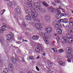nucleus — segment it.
I'll return each instance as SVG.
<instances>
[{"mask_svg": "<svg viewBox=\"0 0 73 73\" xmlns=\"http://www.w3.org/2000/svg\"><path fill=\"white\" fill-rule=\"evenodd\" d=\"M5 1H8L9 0H5Z\"/></svg>", "mask_w": 73, "mask_h": 73, "instance_id": "680f3d73", "label": "nucleus"}, {"mask_svg": "<svg viewBox=\"0 0 73 73\" xmlns=\"http://www.w3.org/2000/svg\"><path fill=\"white\" fill-rule=\"evenodd\" d=\"M6 30V27L4 25L2 26L0 30V34H3V32L5 31Z\"/></svg>", "mask_w": 73, "mask_h": 73, "instance_id": "0eeeda50", "label": "nucleus"}, {"mask_svg": "<svg viewBox=\"0 0 73 73\" xmlns=\"http://www.w3.org/2000/svg\"><path fill=\"white\" fill-rule=\"evenodd\" d=\"M17 59V58H14L13 57H12L11 58V60L12 62L13 63V64H16L17 62V61H18L19 60Z\"/></svg>", "mask_w": 73, "mask_h": 73, "instance_id": "9d476101", "label": "nucleus"}, {"mask_svg": "<svg viewBox=\"0 0 73 73\" xmlns=\"http://www.w3.org/2000/svg\"><path fill=\"white\" fill-rule=\"evenodd\" d=\"M59 9H61L62 11L63 10V9L62 8H61V6H59Z\"/></svg>", "mask_w": 73, "mask_h": 73, "instance_id": "de8ad7c7", "label": "nucleus"}, {"mask_svg": "<svg viewBox=\"0 0 73 73\" xmlns=\"http://www.w3.org/2000/svg\"><path fill=\"white\" fill-rule=\"evenodd\" d=\"M60 22H62V23H67V21H66V19H61L60 20Z\"/></svg>", "mask_w": 73, "mask_h": 73, "instance_id": "f3484780", "label": "nucleus"}, {"mask_svg": "<svg viewBox=\"0 0 73 73\" xmlns=\"http://www.w3.org/2000/svg\"><path fill=\"white\" fill-rule=\"evenodd\" d=\"M35 27L38 30L41 29L42 28V26L38 23H36L35 25Z\"/></svg>", "mask_w": 73, "mask_h": 73, "instance_id": "6e6552de", "label": "nucleus"}, {"mask_svg": "<svg viewBox=\"0 0 73 73\" xmlns=\"http://www.w3.org/2000/svg\"><path fill=\"white\" fill-rule=\"evenodd\" d=\"M5 12V10L4 9L2 10L1 11V15H3V14H4V13Z\"/></svg>", "mask_w": 73, "mask_h": 73, "instance_id": "bb28decb", "label": "nucleus"}, {"mask_svg": "<svg viewBox=\"0 0 73 73\" xmlns=\"http://www.w3.org/2000/svg\"><path fill=\"white\" fill-rule=\"evenodd\" d=\"M38 58H40V56H38L36 58V59H38Z\"/></svg>", "mask_w": 73, "mask_h": 73, "instance_id": "864d4df0", "label": "nucleus"}, {"mask_svg": "<svg viewBox=\"0 0 73 73\" xmlns=\"http://www.w3.org/2000/svg\"><path fill=\"white\" fill-rule=\"evenodd\" d=\"M24 41H25V42H27V40L26 39Z\"/></svg>", "mask_w": 73, "mask_h": 73, "instance_id": "bf43d9fd", "label": "nucleus"}, {"mask_svg": "<svg viewBox=\"0 0 73 73\" xmlns=\"http://www.w3.org/2000/svg\"><path fill=\"white\" fill-rule=\"evenodd\" d=\"M65 15H66V14L65 13H62L60 14V15L62 17V16H65Z\"/></svg>", "mask_w": 73, "mask_h": 73, "instance_id": "c756f323", "label": "nucleus"}, {"mask_svg": "<svg viewBox=\"0 0 73 73\" xmlns=\"http://www.w3.org/2000/svg\"><path fill=\"white\" fill-rule=\"evenodd\" d=\"M70 27H73V23L72 22H70Z\"/></svg>", "mask_w": 73, "mask_h": 73, "instance_id": "4c0bfd02", "label": "nucleus"}, {"mask_svg": "<svg viewBox=\"0 0 73 73\" xmlns=\"http://www.w3.org/2000/svg\"><path fill=\"white\" fill-rule=\"evenodd\" d=\"M65 65H66V63L65 62H64L62 63V66H65Z\"/></svg>", "mask_w": 73, "mask_h": 73, "instance_id": "e433bc0d", "label": "nucleus"}, {"mask_svg": "<svg viewBox=\"0 0 73 73\" xmlns=\"http://www.w3.org/2000/svg\"><path fill=\"white\" fill-rule=\"evenodd\" d=\"M55 23L56 21H54L52 22V24L53 25H54L55 24Z\"/></svg>", "mask_w": 73, "mask_h": 73, "instance_id": "ea45409f", "label": "nucleus"}, {"mask_svg": "<svg viewBox=\"0 0 73 73\" xmlns=\"http://www.w3.org/2000/svg\"><path fill=\"white\" fill-rule=\"evenodd\" d=\"M6 41L7 42H10L11 40L10 39H9V38H7L6 40Z\"/></svg>", "mask_w": 73, "mask_h": 73, "instance_id": "2f4dec72", "label": "nucleus"}, {"mask_svg": "<svg viewBox=\"0 0 73 73\" xmlns=\"http://www.w3.org/2000/svg\"><path fill=\"white\" fill-rule=\"evenodd\" d=\"M72 12H73V11H72Z\"/></svg>", "mask_w": 73, "mask_h": 73, "instance_id": "69168bd1", "label": "nucleus"}, {"mask_svg": "<svg viewBox=\"0 0 73 73\" xmlns=\"http://www.w3.org/2000/svg\"><path fill=\"white\" fill-rule=\"evenodd\" d=\"M56 32L57 33H58L59 35H60V34H62V31L61 29H57L56 30Z\"/></svg>", "mask_w": 73, "mask_h": 73, "instance_id": "2eb2a0df", "label": "nucleus"}, {"mask_svg": "<svg viewBox=\"0 0 73 73\" xmlns=\"http://www.w3.org/2000/svg\"><path fill=\"white\" fill-rule=\"evenodd\" d=\"M67 60L68 61V62H71V60L70 59H67Z\"/></svg>", "mask_w": 73, "mask_h": 73, "instance_id": "49530a36", "label": "nucleus"}, {"mask_svg": "<svg viewBox=\"0 0 73 73\" xmlns=\"http://www.w3.org/2000/svg\"><path fill=\"white\" fill-rule=\"evenodd\" d=\"M66 51L68 52L71 53V52H72V49L70 48H67L66 49Z\"/></svg>", "mask_w": 73, "mask_h": 73, "instance_id": "412c9836", "label": "nucleus"}, {"mask_svg": "<svg viewBox=\"0 0 73 73\" xmlns=\"http://www.w3.org/2000/svg\"><path fill=\"white\" fill-rule=\"evenodd\" d=\"M15 48H18V47H15Z\"/></svg>", "mask_w": 73, "mask_h": 73, "instance_id": "e2e57ef3", "label": "nucleus"}, {"mask_svg": "<svg viewBox=\"0 0 73 73\" xmlns=\"http://www.w3.org/2000/svg\"><path fill=\"white\" fill-rule=\"evenodd\" d=\"M43 56H45V53H44L42 54Z\"/></svg>", "mask_w": 73, "mask_h": 73, "instance_id": "5fc2aeb1", "label": "nucleus"}, {"mask_svg": "<svg viewBox=\"0 0 73 73\" xmlns=\"http://www.w3.org/2000/svg\"><path fill=\"white\" fill-rule=\"evenodd\" d=\"M63 25V26L64 27V28H66V27H67V26H66V24H62Z\"/></svg>", "mask_w": 73, "mask_h": 73, "instance_id": "a19ab883", "label": "nucleus"}, {"mask_svg": "<svg viewBox=\"0 0 73 73\" xmlns=\"http://www.w3.org/2000/svg\"><path fill=\"white\" fill-rule=\"evenodd\" d=\"M26 17H27V20H28V21H31L32 20V18L30 16H27Z\"/></svg>", "mask_w": 73, "mask_h": 73, "instance_id": "5701e85b", "label": "nucleus"}, {"mask_svg": "<svg viewBox=\"0 0 73 73\" xmlns=\"http://www.w3.org/2000/svg\"><path fill=\"white\" fill-rule=\"evenodd\" d=\"M67 57H68V58L70 59H71V58H72L73 55H72L70 54H69L67 55Z\"/></svg>", "mask_w": 73, "mask_h": 73, "instance_id": "4be33fe9", "label": "nucleus"}, {"mask_svg": "<svg viewBox=\"0 0 73 73\" xmlns=\"http://www.w3.org/2000/svg\"><path fill=\"white\" fill-rule=\"evenodd\" d=\"M61 24L60 22H57L55 24V26H54V28L58 29L61 28Z\"/></svg>", "mask_w": 73, "mask_h": 73, "instance_id": "423d86ee", "label": "nucleus"}, {"mask_svg": "<svg viewBox=\"0 0 73 73\" xmlns=\"http://www.w3.org/2000/svg\"><path fill=\"white\" fill-rule=\"evenodd\" d=\"M9 65H11V64H9Z\"/></svg>", "mask_w": 73, "mask_h": 73, "instance_id": "0e129e2a", "label": "nucleus"}, {"mask_svg": "<svg viewBox=\"0 0 73 73\" xmlns=\"http://www.w3.org/2000/svg\"><path fill=\"white\" fill-rule=\"evenodd\" d=\"M25 11H27V12H28V9H26L25 10Z\"/></svg>", "mask_w": 73, "mask_h": 73, "instance_id": "13d9d810", "label": "nucleus"}, {"mask_svg": "<svg viewBox=\"0 0 73 73\" xmlns=\"http://www.w3.org/2000/svg\"><path fill=\"white\" fill-rule=\"evenodd\" d=\"M53 37L55 39H58V37L57 34H54L53 35Z\"/></svg>", "mask_w": 73, "mask_h": 73, "instance_id": "aec40b11", "label": "nucleus"}, {"mask_svg": "<svg viewBox=\"0 0 73 73\" xmlns=\"http://www.w3.org/2000/svg\"><path fill=\"white\" fill-rule=\"evenodd\" d=\"M70 32L71 33H73V30H70Z\"/></svg>", "mask_w": 73, "mask_h": 73, "instance_id": "8fccbe9b", "label": "nucleus"}, {"mask_svg": "<svg viewBox=\"0 0 73 73\" xmlns=\"http://www.w3.org/2000/svg\"><path fill=\"white\" fill-rule=\"evenodd\" d=\"M60 13H58L56 14V17H58V18L60 17Z\"/></svg>", "mask_w": 73, "mask_h": 73, "instance_id": "f704fd0d", "label": "nucleus"}, {"mask_svg": "<svg viewBox=\"0 0 73 73\" xmlns=\"http://www.w3.org/2000/svg\"><path fill=\"white\" fill-rule=\"evenodd\" d=\"M70 41H71V42L73 41V40H71V39H70Z\"/></svg>", "mask_w": 73, "mask_h": 73, "instance_id": "6e6d98bb", "label": "nucleus"}, {"mask_svg": "<svg viewBox=\"0 0 73 73\" xmlns=\"http://www.w3.org/2000/svg\"><path fill=\"white\" fill-rule=\"evenodd\" d=\"M31 38L33 39V40H37L39 39V36L38 35H34L32 36Z\"/></svg>", "mask_w": 73, "mask_h": 73, "instance_id": "9b49d317", "label": "nucleus"}, {"mask_svg": "<svg viewBox=\"0 0 73 73\" xmlns=\"http://www.w3.org/2000/svg\"><path fill=\"white\" fill-rule=\"evenodd\" d=\"M45 31L46 32V33H47V34H48V33H50L52 31V28L50 27H47L46 28Z\"/></svg>", "mask_w": 73, "mask_h": 73, "instance_id": "1a4fd4ad", "label": "nucleus"}, {"mask_svg": "<svg viewBox=\"0 0 73 73\" xmlns=\"http://www.w3.org/2000/svg\"><path fill=\"white\" fill-rule=\"evenodd\" d=\"M21 60L22 61H23V62H25V60H24V58H22Z\"/></svg>", "mask_w": 73, "mask_h": 73, "instance_id": "09e8293b", "label": "nucleus"}, {"mask_svg": "<svg viewBox=\"0 0 73 73\" xmlns=\"http://www.w3.org/2000/svg\"><path fill=\"white\" fill-rule=\"evenodd\" d=\"M37 46L38 47H36L35 48V51L36 52H39L40 51V50H42L43 49V46L41 44L38 43L37 44Z\"/></svg>", "mask_w": 73, "mask_h": 73, "instance_id": "20e7f679", "label": "nucleus"}, {"mask_svg": "<svg viewBox=\"0 0 73 73\" xmlns=\"http://www.w3.org/2000/svg\"><path fill=\"white\" fill-rule=\"evenodd\" d=\"M42 7L41 6H39L38 7L36 8V9L38 10V11L40 12H41V11H42Z\"/></svg>", "mask_w": 73, "mask_h": 73, "instance_id": "a211bd4d", "label": "nucleus"}, {"mask_svg": "<svg viewBox=\"0 0 73 73\" xmlns=\"http://www.w3.org/2000/svg\"><path fill=\"white\" fill-rule=\"evenodd\" d=\"M60 65H62V63H60Z\"/></svg>", "mask_w": 73, "mask_h": 73, "instance_id": "052dcab7", "label": "nucleus"}, {"mask_svg": "<svg viewBox=\"0 0 73 73\" xmlns=\"http://www.w3.org/2000/svg\"><path fill=\"white\" fill-rule=\"evenodd\" d=\"M29 58L31 60H34V58L33 56H29Z\"/></svg>", "mask_w": 73, "mask_h": 73, "instance_id": "473e14b6", "label": "nucleus"}, {"mask_svg": "<svg viewBox=\"0 0 73 73\" xmlns=\"http://www.w3.org/2000/svg\"><path fill=\"white\" fill-rule=\"evenodd\" d=\"M55 2L56 3H59L60 1H58L57 0H55Z\"/></svg>", "mask_w": 73, "mask_h": 73, "instance_id": "a18cd8bd", "label": "nucleus"}, {"mask_svg": "<svg viewBox=\"0 0 73 73\" xmlns=\"http://www.w3.org/2000/svg\"><path fill=\"white\" fill-rule=\"evenodd\" d=\"M33 4L35 8H36V9L39 7H40V6H41L40 5V3H39L36 2L35 3H33Z\"/></svg>", "mask_w": 73, "mask_h": 73, "instance_id": "4468645a", "label": "nucleus"}, {"mask_svg": "<svg viewBox=\"0 0 73 73\" xmlns=\"http://www.w3.org/2000/svg\"><path fill=\"white\" fill-rule=\"evenodd\" d=\"M36 68L37 70H38V72L40 71V69H39V68H38L37 66H36Z\"/></svg>", "mask_w": 73, "mask_h": 73, "instance_id": "79ce46f5", "label": "nucleus"}, {"mask_svg": "<svg viewBox=\"0 0 73 73\" xmlns=\"http://www.w3.org/2000/svg\"><path fill=\"white\" fill-rule=\"evenodd\" d=\"M6 38H9L10 40H13L15 39V37L14 36V34L10 33L9 34H7L6 36Z\"/></svg>", "mask_w": 73, "mask_h": 73, "instance_id": "39448f33", "label": "nucleus"}, {"mask_svg": "<svg viewBox=\"0 0 73 73\" xmlns=\"http://www.w3.org/2000/svg\"><path fill=\"white\" fill-rule=\"evenodd\" d=\"M46 11L45 9L42 7V9L41 10L42 12H45Z\"/></svg>", "mask_w": 73, "mask_h": 73, "instance_id": "72a5a7b5", "label": "nucleus"}, {"mask_svg": "<svg viewBox=\"0 0 73 73\" xmlns=\"http://www.w3.org/2000/svg\"><path fill=\"white\" fill-rule=\"evenodd\" d=\"M70 29L71 30H73V28L72 27H71L70 28Z\"/></svg>", "mask_w": 73, "mask_h": 73, "instance_id": "603ef678", "label": "nucleus"}, {"mask_svg": "<svg viewBox=\"0 0 73 73\" xmlns=\"http://www.w3.org/2000/svg\"><path fill=\"white\" fill-rule=\"evenodd\" d=\"M42 4H43L44 6H45V7H48V6L49 5L45 2H43L42 3Z\"/></svg>", "mask_w": 73, "mask_h": 73, "instance_id": "b1692460", "label": "nucleus"}, {"mask_svg": "<svg viewBox=\"0 0 73 73\" xmlns=\"http://www.w3.org/2000/svg\"><path fill=\"white\" fill-rule=\"evenodd\" d=\"M45 19L46 21L48 23H50V17L49 16V15L46 16L45 17Z\"/></svg>", "mask_w": 73, "mask_h": 73, "instance_id": "ddd939ff", "label": "nucleus"}, {"mask_svg": "<svg viewBox=\"0 0 73 73\" xmlns=\"http://www.w3.org/2000/svg\"><path fill=\"white\" fill-rule=\"evenodd\" d=\"M27 5H28V7L30 8H31V9H33V7L32 6V5L31 4V3L30 2H27Z\"/></svg>", "mask_w": 73, "mask_h": 73, "instance_id": "dca6fc26", "label": "nucleus"}, {"mask_svg": "<svg viewBox=\"0 0 73 73\" xmlns=\"http://www.w3.org/2000/svg\"><path fill=\"white\" fill-rule=\"evenodd\" d=\"M64 50L62 49H61L59 50L58 52L59 53H62V52H64Z\"/></svg>", "mask_w": 73, "mask_h": 73, "instance_id": "c85d7f7f", "label": "nucleus"}, {"mask_svg": "<svg viewBox=\"0 0 73 73\" xmlns=\"http://www.w3.org/2000/svg\"><path fill=\"white\" fill-rule=\"evenodd\" d=\"M40 35L41 36H44L43 38V40L46 44H48L49 42L48 40V38H50V35H49L48 34V33L46 32L45 33H44L43 32H41L40 33Z\"/></svg>", "mask_w": 73, "mask_h": 73, "instance_id": "f03ea898", "label": "nucleus"}, {"mask_svg": "<svg viewBox=\"0 0 73 73\" xmlns=\"http://www.w3.org/2000/svg\"><path fill=\"white\" fill-rule=\"evenodd\" d=\"M22 25L23 26V27H25L26 26V25L23 24V25Z\"/></svg>", "mask_w": 73, "mask_h": 73, "instance_id": "4d7b16f0", "label": "nucleus"}, {"mask_svg": "<svg viewBox=\"0 0 73 73\" xmlns=\"http://www.w3.org/2000/svg\"><path fill=\"white\" fill-rule=\"evenodd\" d=\"M66 26H67V27H70V23H67V24H66Z\"/></svg>", "mask_w": 73, "mask_h": 73, "instance_id": "c9c22d12", "label": "nucleus"}, {"mask_svg": "<svg viewBox=\"0 0 73 73\" xmlns=\"http://www.w3.org/2000/svg\"><path fill=\"white\" fill-rule=\"evenodd\" d=\"M50 12H53L54 11V9H53V8H50L49 9Z\"/></svg>", "mask_w": 73, "mask_h": 73, "instance_id": "393cba45", "label": "nucleus"}, {"mask_svg": "<svg viewBox=\"0 0 73 73\" xmlns=\"http://www.w3.org/2000/svg\"><path fill=\"white\" fill-rule=\"evenodd\" d=\"M52 49L54 51V52H57V49L56 48H52Z\"/></svg>", "mask_w": 73, "mask_h": 73, "instance_id": "cd10ccee", "label": "nucleus"}, {"mask_svg": "<svg viewBox=\"0 0 73 73\" xmlns=\"http://www.w3.org/2000/svg\"><path fill=\"white\" fill-rule=\"evenodd\" d=\"M15 11L17 13H18L19 14H20L21 13V9L19 8V7L17 6L15 9Z\"/></svg>", "mask_w": 73, "mask_h": 73, "instance_id": "f8f14e48", "label": "nucleus"}, {"mask_svg": "<svg viewBox=\"0 0 73 73\" xmlns=\"http://www.w3.org/2000/svg\"><path fill=\"white\" fill-rule=\"evenodd\" d=\"M48 65H49V66H53V64H52V63H50L48 64Z\"/></svg>", "mask_w": 73, "mask_h": 73, "instance_id": "c03bdc74", "label": "nucleus"}, {"mask_svg": "<svg viewBox=\"0 0 73 73\" xmlns=\"http://www.w3.org/2000/svg\"><path fill=\"white\" fill-rule=\"evenodd\" d=\"M57 13H61V11L59 9H58L56 11Z\"/></svg>", "mask_w": 73, "mask_h": 73, "instance_id": "58836bf2", "label": "nucleus"}, {"mask_svg": "<svg viewBox=\"0 0 73 73\" xmlns=\"http://www.w3.org/2000/svg\"><path fill=\"white\" fill-rule=\"evenodd\" d=\"M29 14L32 17L34 20H36V18L38 16V13L37 12H33L32 11L29 12Z\"/></svg>", "mask_w": 73, "mask_h": 73, "instance_id": "7ed1b4c3", "label": "nucleus"}, {"mask_svg": "<svg viewBox=\"0 0 73 73\" xmlns=\"http://www.w3.org/2000/svg\"><path fill=\"white\" fill-rule=\"evenodd\" d=\"M66 37H63L61 39L62 42L63 44H66V41L68 42H70V38H71V37L72 36V35L70 33H67L66 34Z\"/></svg>", "mask_w": 73, "mask_h": 73, "instance_id": "f257e3e1", "label": "nucleus"}, {"mask_svg": "<svg viewBox=\"0 0 73 73\" xmlns=\"http://www.w3.org/2000/svg\"><path fill=\"white\" fill-rule=\"evenodd\" d=\"M10 4H11V5H13L14 6H17V5L16 3V2L14 1H12L10 3Z\"/></svg>", "mask_w": 73, "mask_h": 73, "instance_id": "6ab92c4d", "label": "nucleus"}, {"mask_svg": "<svg viewBox=\"0 0 73 73\" xmlns=\"http://www.w3.org/2000/svg\"><path fill=\"white\" fill-rule=\"evenodd\" d=\"M52 4L53 5H54V6H56L57 5V4H56V3L54 2H52Z\"/></svg>", "mask_w": 73, "mask_h": 73, "instance_id": "37998d69", "label": "nucleus"}, {"mask_svg": "<svg viewBox=\"0 0 73 73\" xmlns=\"http://www.w3.org/2000/svg\"><path fill=\"white\" fill-rule=\"evenodd\" d=\"M10 69H11V70H13V65H11L10 66Z\"/></svg>", "mask_w": 73, "mask_h": 73, "instance_id": "7c9ffc66", "label": "nucleus"}, {"mask_svg": "<svg viewBox=\"0 0 73 73\" xmlns=\"http://www.w3.org/2000/svg\"><path fill=\"white\" fill-rule=\"evenodd\" d=\"M33 73H40V72H36L35 71H34L33 72Z\"/></svg>", "mask_w": 73, "mask_h": 73, "instance_id": "3c124183", "label": "nucleus"}, {"mask_svg": "<svg viewBox=\"0 0 73 73\" xmlns=\"http://www.w3.org/2000/svg\"><path fill=\"white\" fill-rule=\"evenodd\" d=\"M8 72L7 68H5V69L3 71V73H7Z\"/></svg>", "mask_w": 73, "mask_h": 73, "instance_id": "a878e982", "label": "nucleus"}]
</instances>
